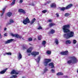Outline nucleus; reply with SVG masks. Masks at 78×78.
<instances>
[{"mask_svg": "<svg viewBox=\"0 0 78 78\" xmlns=\"http://www.w3.org/2000/svg\"><path fill=\"white\" fill-rule=\"evenodd\" d=\"M72 60V64H76L78 62V60L75 57H71Z\"/></svg>", "mask_w": 78, "mask_h": 78, "instance_id": "nucleus-4", "label": "nucleus"}, {"mask_svg": "<svg viewBox=\"0 0 78 78\" xmlns=\"http://www.w3.org/2000/svg\"><path fill=\"white\" fill-rule=\"evenodd\" d=\"M22 58V54L20 53H19L18 55V58L19 59V60L21 59Z\"/></svg>", "mask_w": 78, "mask_h": 78, "instance_id": "nucleus-10", "label": "nucleus"}, {"mask_svg": "<svg viewBox=\"0 0 78 78\" xmlns=\"http://www.w3.org/2000/svg\"><path fill=\"white\" fill-rule=\"evenodd\" d=\"M64 75L63 73L61 72H59L57 73V75Z\"/></svg>", "mask_w": 78, "mask_h": 78, "instance_id": "nucleus-25", "label": "nucleus"}, {"mask_svg": "<svg viewBox=\"0 0 78 78\" xmlns=\"http://www.w3.org/2000/svg\"><path fill=\"white\" fill-rule=\"evenodd\" d=\"M72 6H73V5L72 4L68 5L66 7V9H68L70 8L71 7H72Z\"/></svg>", "mask_w": 78, "mask_h": 78, "instance_id": "nucleus-16", "label": "nucleus"}, {"mask_svg": "<svg viewBox=\"0 0 78 78\" xmlns=\"http://www.w3.org/2000/svg\"><path fill=\"white\" fill-rule=\"evenodd\" d=\"M14 78L13 77V75H12L10 77V78Z\"/></svg>", "mask_w": 78, "mask_h": 78, "instance_id": "nucleus-48", "label": "nucleus"}, {"mask_svg": "<svg viewBox=\"0 0 78 78\" xmlns=\"http://www.w3.org/2000/svg\"><path fill=\"white\" fill-rule=\"evenodd\" d=\"M42 12H43V13H45V12H47V10H44L42 11Z\"/></svg>", "mask_w": 78, "mask_h": 78, "instance_id": "nucleus-39", "label": "nucleus"}, {"mask_svg": "<svg viewBox=\"0 0 78 78\" xmlns=\"http://www.w3.org/2000/svg\"><path fill=\"white\" fill-rule=\"evenodd\" d=\"M15 2H16V0H14L12 2L11 4V6H12V5H14L15 4Z\"/></svg>", "mask_w": 78, "mask_h": 78, "instance_id": "nucleus-31", "label": "nucleus"}, {"mask_svg": "<svg viewBox=\"0 0 78 78\" xmlns=\"http://www.w3.org/2000/svg\"><path fill=\"white\" fill-rule=\"evenodd\" d=\"M19 12H22V13H23V14H25V13H26L25 11L23 9H19Z\"/></svg>", "mask_w": 78, "mask_h": 78, "instance_id": "nucleus-12", "label": "nucleus"}, {"mask_svg": "<svg viewBox=\"0 0 78 78\" xmlns=\"http://www.w3.org/2000/svg\"><path fill=\"white\" fill-rule=\"evenodd\" d=\"M23 50H25V49H26V48L25 47H23Z\"/></svg>", "mask_w": 78, "mask_h": 78, "instance_id": "nucleus-44", "label": "nucleus"}, {"mask_svg": "<svg viewBox=\"0 0 78 78\" xmlns=\"http://www.w3.org/2000/svg\"><path fill=\"white\" fill-rule=\"evenodd\" d=\"M14 23V20L12 19H11L9 20V22L8 23L7 25H11L12 23Z\"/></svg>", "mask_w": 78, "mask_h": 78, "instance_id": "nucleus-9", "label": "nucleus"}, {"mask_svg": "<svg viewBox=\"0 0 78 78\" xmlns=\"http://www.w3.org/2000/svg\"><path fill=\"white\" fill-rule=\"evenodd\" d=\"M32 47H30L27 50V53H31V50H32Z\"/></svg>", "mask_w": 78, "mask_h": 78, "instance_id": "nucleus-13", "label": "nucleus"}, {"mask_svg": "<svg viewBox=\"0 0 78 78\" xmlns=\"http://www.w3.org/2000/svg\"><path fill=\"white\" fill-rule=\"evenodd\" d=\"M55 30L53 29H51L50 32V33L51 34H53V33H55Z\"/></svg>", "mask_w": 78, "mask_h": 78, "instance_id": "nucleus-23", "label": "nucleus"}, {"mask_svg": "<svg viewBox=\"0 0 78 78\" xmlns=\"http://www.w3.org/2000/svg\"><path fill=\"white\" fill-rule=\"evenodd\" d=\"M6 70H7V68H6L4 70H2L1 71L0 73H1V74H3L5 72H6Z\"/></svg>", "mask_w": 78, "mask_h": 78, "instance_id": "nucleus-17", "label": "nucleus"}, {"mask_svg": "<svg viewBox=\"0 0 78 78\" xmlns=\"http://www.w3.org/2000/svg\"><path fill=\"white\" fill-rule=\"evenodd\" d=\"M46 53L48 55H50L51 53V52L50 51H47Z\"/></svg>", "mask_w": 78, "mask_h": 78, "instance_id": "nucleus-30", "label": "nucleus"}, {"mask_svg": "<svg viewBox=\"0 0 78 78\" xmlns=\"http://www.w3.org/2000/svg\"><path fill=\"white\" fill-rule=\"evenodd\" d=\"M12 13L11 12H9L7 14L8 16H9V17H10V16H11V15H12Z\"/></svg>", "mask_w": 78, "mask_h": 78, "instance_id": "nucleus-22", "label": "nucleus"}, {"mask_svg": "<svg viewBox=\"0 0 78 78\" xmlns=\"http://www.w3.org/2000/svg\"><path fill=\"white\" fill-rule=\"evenodd\" d=\"M67 64H71V63L72 64V60L71 59V60H69L67 61Z\"/></svg>", "mask_w": 78, "mask_h": 78, "instance_id": "nucleus-26", "label": "nucleus"}, {"mask_svg": "<svg viewBox=\"0 0 78 78\" xmlns=\"http://www.w3.org/2000/svg\"><path fill=\"white\" fill-rule=\"evenodd\" d=\"M13 76L14 78H16L17 77V75H13Z\"/></svg>", "mask_w": 78, "mask_h": 78, "instance_id": "nucleus-36", "label": "nucleus"}, {"mask_svg": "<svg viewBox=\"0 0 78 78\" xmlns=\"http://www.w3.org/2000/svg\"><path fill=\"white\" fill-rule=\"evenodd\" d=\"M41 56H39L38 57V58L36 60L37 62L39 63V61H40V59H41Z\"/></svg>", "mask_w": 78, "mask_h": 78, "instance_id": "nucleus-19", "label": "nucleus"}, {"mask_svg": "<svg viewBox=\"0 0 78 78\" xmlns=\"http://www.w3.org/2000/svg\"><path fill=\"white\" fill-rule=\"evenodd\" d=\"M76 43V40H73V43L75 44Z\"/></svg>", "mask_w": 78, "mask_h": 78, "instance_id": "nucleus-35", "label": "nucleus"}, {"mask_svg": "<svg viewBox=\"0 0 78 78\" xmlns=\"http://www.w3.org/2000/svg\"><path fill=\"white\" fill-rule=\"evenodd\" d=\"M13 41H14V40L12 39L8 40V41H6L5 42V44H8L11 43V42H12Z\"/></svg>", "mask_w": 78, "mask_h": 78, "instance_id": "nucleus-7", "label": "nucleus"}, {"mask_svg": "<svg viewBox=\"0 0 78 78\" xmlns=\"http://www.w3.org/2000/svg\"><path fill=\"white\" fill-rule=\"evenodd\" d=\"M11 36H12L13 37H16V38H19V35L16 34H11Z\"/></svg>", "mask_w": 78, "mask_h": 78, "instance_id": "nucleus-11", "label": "nucleus"}, {"mask_svg": "<svg viewBox=\"0 0 78 78\" xmlns=\"http://www.w3.org/2000/svg\"><path fill=\"white\" fill-rule=\"evenodd\" d=\"M5 54H6L7 55H11V52L6 53Z\"/></svg>", "mask_w": 78, "mask_h": 78, "instance_id": "nucleus-34", "label": "nucleus"}, {"mask_svg": "<svg viewBox=\"0 0 78 78\" xmlns=\"http://www.w3.org/2000/svg\"><path fill=\"white\" fill-rule=\"evenodd\" d=\"M42 38V36L41 35H40L38 36V40H41V39Z\"/></svg>", "mask_w": 78, "mask_h": 78, "instance_id": "nucleus-32", "label": "nucleus"}, {"mask_svg": "<svg viewBox=\"0 0 78 78\" xmlns=\"http://www.w3.org/2000/svg\"><path fill=\"white\" fill-rule=\"evenodd\" d=\"M36 38H35L34 39V41H36Z\"/></svg>", "mask_w": 78, "mask_h": 78, "instance_id": "nucleus-51", "label": "nucleus"}, {"mask_svg": "<svg viewBox=\"0 0 78 78\" xmlns=\"http://www.w3.org/2000/svg\"><path fill=\"white\" fill-rule=\"evenodd\" d=\"M70 25L69 24L64 25L62 28V30L65 34L63 35V37L66 39H69L70 37H73L74 36V32L73 31H71L69 30Z\"/></svg>", "mask_w": 78, "mask_h": 78, "instance_id": "nucleus-1", "label": "nucleus"}, {"mask_svg": "<svg viewBox=\"0 0 78 78\" xmlns=\"http://www.w3.org/2000/svg\"><path fill=\"white\" fill-rule=\"evenodd\" d=\"M45 44H46V41H43L42 42V44L43 45H44V47H45Z\"/></svg>", "mask_w": 78, "mask_h": 78, "instance_id": "nucleus-24", "label": "nucleus"}, {"mask_svg": "<svg viewBox=\"0 0 78 78\" xmlns=\"http://www.w3.org/2000/svg\"><path fill=\"white\" fill-rule=\"evenodd\" d=\"M56 15L57 16V17H59V14L58 13H56Z\"/></svg>", "mask_w": 78, "mask_h": 78, "instance_id": "nucleus-41", "label": "nucleus"}, {"mask_svg": "<svg viewBox=\"0 0 78 78\" xmlns=\"http://www.w3.org/2000/svg\"><path fill=\"white\" fill-rule=\"evenodd\" d=\"M19 38H20V39H22V37L21 36H19Z\"/></svg>", "mask_w": 78, "mask_h": 78, "instance_id": "nucleus-43", "label": "nucleus"}, {"mask_svg": "<svg viewBox=\"0 0 78 78\" xmlns=\"http://www.w3.org/2000/svg\"><path fill=\"white\" fill-rule=\"evenodd\" d=\"M0 38H2V36L1 35V34H0Z\"/></svg>", "mask_w": 78, "mask_h": 78, "instance_id": "nucleus-50", "label": "nucleus"}, {"mask_svg": "<svg viewBox=\"0 0 78 78\" xmlns=\"http://www.w3.org/2000/svg\"><path fill=\"white\" fill-rule=\"evenodd\" d=\"M28 56H30V54L28 55Z\"/></svg>", "mask_w": 78, "mask_h": 78, "instance_id": "nucleus-56", "label": "nucleus"}, {"mask_svg": "<svg viewBox=\"0 0 78 78\" xmlns=\"http://www.w3.org/2000/svg\"><path fill=\"white\" fill-rule=\"evenodd\" d=\"M23 0H20V3H22L23 2Z\"/></svg>", "mask_w": 78, "mask_h": 78, "instance_id": "nucleus-45", "label": "nucleus"}, {"mask_svg": "<svg viewBox=\"0 0 78 78\" xmlns=\"http://www.w3.org/2000/svg\"><path fill=\"white\" fill-rule=\"evenodd\" d=\"M36 21V19L34 18L30 22V20L28 19V18L27 17L25 20H24L23 21V23L24 25H27V23H30L31 25H33L34 23V22H35Z\"/></svg>", "mask_w": 78, "mask_h": 78, "instance_id": "nucleus-2", "label": "nucleus"}, {"mask_svg": "<svg viewBox=\"0 0 78 78\" xmlns=\"http://www.w3.org/2000/svg\"><path fill=\"white\" fill-rule=\"evenodd\" d=\"M56 5L55 3H53L51 5V8H56Z\"/></svg>", "mask_w": 78, "mask_h": 78, "instance_id": "nucleus-14", "label": "nucleus"}, {"mask_svg": "<svg viewBox=\"0 0 78 78\" xmlns=\"http://www.w3.org/2000/svg\"><path fill=\"white\" fill-rule=\"evenodd\" d=\"M5 36H6V35H7V34L6 33H5L4 34Z\"/></svg>", "mask_w": 78, "mask_h": 78, "instance_id": "nucleus-47", "label": "nucleus"}, {"mask_svg": "<svg viewBox=\"0 0 78 78\" xmlns=\"http://www.w3.org/2000/svg\"><path fill=\"white\" fill-rule=\"evenodd\" d=\"M28 40L29 41H33V39L31 38H29L28 39Z\"/></svg>", "mask_w": 78, "mask_h": 78, "instance_id": "nucleus-33", "label": "nucleus"}, {"mask_svg": "<svg viewBox=\"0 0 78 78\" xmlns=\"http://www.w3.org/2000/svg\"><path fill=\"white\" fill-rule=\"evenodd\" d=\"M48 21L49 22H52V20H48Z\"/></svg>", "mask_w": 78, "mask_h": 78, "instance_id": "nucleus-42", "label": "nucleus"}, {"mask_svg": "<svg viewBox=\"0 0 78 78\" xmlns=\"http://www.w3.org/2000/svg\"><path fill=\"white\" fill-rule=\"evenodd\" d=\"M56 24L55 23H50L49 24V27H52L53 26H55Z\"/></svg>", "mask_w": 78, "mask_h": 78, "instance_id": "nucleus-15", "label": "nucleus"}, {"mask_svg": "<svg viewBox=\"0 0 78 78\" xmlns=\"http://www.w3.org/2000/svg\"><path fill=\"white\" fill-rule=\"evenodd\" d=\"M22 39H23V40H24V38H23Z\"/></svg>", "mask_w": 78, "mask_h": 78, "instance_id": "nucleus-54", "label": "nucleus"}, {"mask_svg": "<svg viewBox=\"0 0 78 78\" xmlns=\"http://www.w3.org/2000/svg\"><path fill=\"white\" fill-rule=\"evenodd\" d=\"M50 3V1H49L47 2V4H48L49 3Z\"/></svg>", "mask_w": 78, "mask_h": 78, "instance_id": "nucleus-46", "label": "nucleus"}, {"mask_svg": "<svg viewBox=\"0 0 78 78\" xmlns=\"http://www.w3.org/2000/svg\"><path fill=\"white\" fill-rule=\"evenodd\" d=\"M22 78H25V77H23Z\"/></svg>", "mask_w": 78, "mask_h": 78, "instance_id": "nucleus-55", "label": "nucleus"}, {"mask_svg": "<svg viewBox=\"0 0 78 78\" xmlns=\"http://www.w3.org/2000/svg\"><path fill=\"white\" fill-rule=\"evenodd\" d=\"M49 66H51V68H54V64L53 63H51L49 64Z\"/></svg>", "mask_w": 78, "mask_h": 78, "instance_id": "nucleus-18", "label": "nucleus"}, {"mask_svg": "<svg viewBox=\"0 0 78 78\" xmlns=\"http://www.w3.org/2000/svg\"><path fill=\"white\" fill-rule=\"evenodd\" d=\"M38 30H42V28L41 27H39L38 28Z\"/></svg>", "mask_w": 78, "mask_h": 78, "instance_id": "nucleus-37", "label": "nucleus"}, {"mask_svg": "<svg viewBox=\"0 0 78 78\" xmlns=\"http://www.w3.org/2000/svg\"><path fill=\"white\" fill-rule=\"evenodd\" d=\"M66 44H71V41L70 40H67L66 41Z\"/></svg>", "mask_w": 78, "mask_h": 78, "instance_id": "nucleus-21", "label": "nucleus"}, {"mask_svg": "<svg viewBox=\"0 0 78 78\" xmlns=\"http://www.w3.org/2000/svg\"><path fill=\"white\" fill-rule=\"evenodd\" d=\"M47 71H48V69L47 68H45L44 70V72L45 73Z\"/></svg>", "mask_w": 78, "mask_h": 78, "instance_id": "nucleus-38", "label": "nucleus"}, {"mask_svg": "<svg viewBox=\"0 0 78 78\" xmlns=\"http://www.w3.org/2000/svg\"><path fill=\"white\" fill-rule=\"evenodd\" d=\"M55 69H53L51 70V71H52V73H55Z\"/></svg>", "mask_w": 78, "mask_h": 78, "instance_id": "nucleus-40", "label": "nucleus"}, {"mask_svg": "<svg viewBox=\"0 0 78 78\" xmlns=\"http://www.w3.org/2000/svg\"><path fill=\"white\" fill-rule=\"evenodd\" d=\"M55 44H56V45H58L59 44V41H58V40L56 39L55 40Z\"/></svg>", "mask_w": 78, "mask_h": 78, "instance_id": "nucleus-28", "label": "nucleus"}, {"mask_svg": "<svg viewBox=\"0 0 78 78\" xmlns=\"http://www.w3.org/2000/svg\"><path fill=\"white\" fill-rule=\"evenodd\" d=\"M61 9L62 11H64L65 9H67V8L66 7H63Z\"/></svg>", "mask_w": 78, "mask_h": 78, "instance_id": "nucleus-29", "label": "nucleus"}, {"mask_svg": "<svg viewBox=\"0 0 78 78\" xmlns=\"http://www.w3.org/2000/svg\"><path fill=\"white\" fill-rule=\"evenodd\" d=\"M6 28H4V31H6Z\"/></svg>", "mask_w": 78, "mask_h": 78, "instance_id": "nucleus-49", "label": "nucleus"}, {"mask_svg": "<svg viewBox=\"0 0 78 78\" xmlns=\"http://www.w3.org/2000/svg\"><path fill=\"white\" fill-rule=\"evenodd\" d=\"M70 15V13H66L64 15V16L65 17H69Z\"/></svg>", "mask_w": 78, "mask_h": 78, "instance_id": "nucleus-27", "label": "nucleus"}, {"mask_svg": "<svg viewBox=\"0 0 78 78\" xmlns=\"http://www.w3.org/2000/svg\"><path fill=\"white\" fill-rule=\"evenodd\" d=\"M5 9H6L5 8H4L2 11V13H1V16H2L3 15V13L4 12H5Z\"/></svg>", "mask_w": 78, "mask_h": 78, "instance_id": "nucleus-20", "label": "nucleus"}, {"mask_svg": "<svg viewBox=\"0 0 78 78\" xmlns=\"http://www.w3.org/2000/svg\"><path fill=\"white\" fill-rule=\"evenodd\" d=\"M39 52H34L31 53L32 55L34 56H36V55H39Z\"/></svg>", "mask_w": 78, "mask_h": 78, "instance_id": "nucleus-8", "label": "nucleus"}, {"mask_svg": "<svg viewBox=\"0 0 78 78\" xmlns=\"http://www.w3.org/2000/svg\"><path fill=\"white\" fill-rule=\"evenodd\" d=\"M10 74L11 75H14V74H15V75H18V74H19V73L17 72V71L13 70L11 72Z\"/></svg>", "mask_w": 78, "mask_h": 78, "instance_id": "nucleus-5", "label": "nucleus"}, {"mask_svg": "<svg viewBox=\"0 0 78 78\" xmlns=\"http://www.w3.org/2000/svg\"><path fill=\"white\" fill-rule=\"evenodd\" d=\"M69 52L68 51H63L61 52L60 54L62 55H68Z\"/></svg>", "mask_w": 78, "mask_h": 78, "instance_id": "nucleus-6", "label": "nucleus"}, {"mask_svg": "<svg viewBox=\"0 0 78 78\" xmlns=\"http://www.w3.org/2000/svg\"><path fill=\"white\" fill-rule=\"evenodd\" d=\"M51 60L50 59H44V61L43 62V64L45 66H47V65H48V63L49 62H51Z\"/></svg>", "mask_w": 78, "mask_h": 78, "instance_id": "nucleus-3", "label": "nucleus"}, {"mask_svg": "<svg viewBox=\"0 0 78 78\" xmlns=\"http://www.w3.org/2000/svg\"><path fill=\"white\" fill-rule=\"evenodd\" d=\"M77 73H78V69H77Z\"/></svg>", "mask_w": 78, "mask_h": 78, "instance_id": "nucleus-53", "label": "nucleus"}, {"mask_svg": "<svg viewBox=\"0 0 78 78\" xmlns=\"http://www.w3.org/2000/svg\"><path fill=\"white\" fill-rule=\"evenodd\" d=\"M32 6H34V4H33V5H32Z\"/></svg>", "mask_w": 78, "mask_h": 78, "instance_id": "nucleus-52", "label": "nucleus"}]
</instances>
